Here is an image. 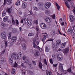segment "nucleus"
Listing matches in <instances>:
<instances>
[{"label":"nucleus","mask_w":75,"mask_h":75,"mask_svg":"<svg viewBox=\"0 0 75 75\" xmlns=\"http://www.w3.org/2000/svg\"><path fill=\"white\" fill-rule=\"evenodd\" d=\"M15 69H14V68H13L11 71L12 74H14V73H15Z\"/></svg>","instance_id":"obj_41"},{"label":"nucleus","mask_w":75,"mask_h":75,"mask_svg":"<svg viewBox=\"0 0 75 75\" xmlns=\"http://www.w3.org/2000/svg\"><path fill=\"white\" fill-rule=\"evenodd\" d=\"M63 65L64 64H62L61 63H59V70L61 71V72H64L65 74H68V72H69L70 74H72L73 75H75V73H73L72 71H71V68L67 70V71L64 70V69H63Z\"/></svg>","instance_id":"obj_1"},{"label":"nucleus","mask_w":75,"mask_h":75,"mask_svg":"<svg viewBox=\"0 0 75 75\" xmlns=\"http://www.w3.org/2000/svg\"><path fill=\"white\" fill-rule=\"evenodd\" d=\"M25 44H24L22 45V48L23 50H26V47L25 46Z\"/></svg>","instance_id":"obj_29"},{"label":"nucleus","mask_w":75,"mask_h":75,"mask_svg":"<svg viewBox=\"0 0 75 75\" xmlns=\"http://www.w3.org/2000/svg\"><path fill=\"white\" fill-rule=\"evenodd\" d=\"M27 6V4L26 3H24L22 4V8L23 9H25L26 8Z\"/></svg>","instance_id":"obj_12"},{"label":"nucleus","mask_w":75,"mask_h":75,"mask_svg":"<svg viewBox=\"0 0 75 75\" xmlns=\"http://www.w3.org/2000/svg\"><path fill=\"white\" fill-rule=\"evenodd\" d=\"M25 21V24H27V23H28V18H26L25 19H24Z\"/></svg>","instance_id":"obj_39"},{"label":"nucleus","mask_w":75,"mask_h":75,"mask_svg":"<svg viewBox=\"0 0 75 75\" xmlns=\"http://www.w3.org/2000/svg\"><path fill=\"white\" fill-rule=\"evenodd\" d=\"M54 40V39L52 38H50V39H48L47 40V41H46L45 43L46 42H47V41H52Z\"/></svg>","instance_id":"obj_45"},{"label":"nucleus","mask_w":75,"mask_h":75,"mask_svg":"<svg viewBox=\"0 0 75 75\" xmlns=\"http://www.w3.org/2000/svg\"><path fill=\"white\" fill-rule=\"evenodd\" d=\"M62 58V55L61 54H59L57 55V59L58 61H61V59Z\"/></svg>","instance_id":"obj_11"},{"label":"nucleus","mask_w":75,"mask_h":75,"mask_svg":"<svg viewBox=\"0 0 75 75\" xmlns=\"http://www.w3.org/2000/svg\"><path fill=\"white\" fill-rule=\"evenodd\" d=\"M46 22L49 23L51 21V19L49 18H47L45 19Z\"/></svg>","instance_id":"obj_15"},{"label":"nucleus","mask_w":75,"mask_h":75,"mask_svg":"<svg viewBox=\"0 0 75 75\" xmlns=\"http://www.w3.org/2000/svg\"><path fill=\"white\" fill-rule=\"evenodd\" d=\"M56 44L57 45H61V40H58L56 42Z\"/></svg>","instance_id":"obj_17"},{"label":"nucleus","mask_w":75,"mask_h":75,"mask_svg":"<svg viewBox=\"0 0 75 75\" xmlns=\"http://www.w3.org/2000/svg\"><path fill=\"white\" fill-rule=\"evenodd\" d=\"M38 20H37L35 21V24H38Z\"/></svg>","instance_id":"obj_60"},{"label":"nucleus","mask_w":75,"mask_h":75,"mask_svg":"<svg viewBox=\"0 0 75 75\" xmlns=\"http://www.w3.org/2000/svg\"><path fill=\"white\" fill-rule=\"evenodd\" d=\"M66 44V43L65 42L62 43L61 45V47L62 48H64L65 46V45Z\"/></svg>","instance_id":"obj_24"},{"label":"nucleus","mask_w":75,"mask_h":75,"mask_svg":"<svg viewBox=\"0 0 75 75\" xmlns=\"http://www.w3.org/2000/svg\"><path fill=\"white\" fill-rule=\"evenodd\" d=\"M32 62L33 63V65H36V63L35 62V61H32Z\"/></svg>","instance_id":"obj_49"},{"label":"nucleus","mask_w":75,"mask_h":75,"mask_svg":"<svg viewBox=\"0 0 75 75\" xmlns=\"http://www.w3.org/2000/svg\"><path fill=\"white\" fill-rule=\"evenodd\" d=\"M38 5L39 6H43L44 5V4L42 3H40L38 4Z\"/></svg>","instance_id":"obj_47"},{"label":"nucleus","mask_w":75,"mask_h":75,"mask_svg":"<svg viewBox=\"0 0 75 75\" xmlns=\"http://www.w3.org/2000/svg\"><path fill=\"white\" fill-rule=\"evenodd\" d=\"M52 31L53 32V33L54 34H55V30H52Z\"/></svg>","instance_id":"obj_56"},{"label":"nucleus","mask_w":75,"mask_h":75,"mask_svg":"<svg viewBox=\"0 0 75 75\" xmlns=\"http://www.w3.org/2000/svg\"><path fill=\"white\" fill-rule=\"evenodd\" d=\"M44 63L45 65H46L47 67H48V64H47V60H46V59H45L44 60Z\"/></svg>","instance_id":"obj_43"},{"label":"nucleus","mask_w":75,"mask_h":75,"mask_svg":"<svg viewBox=\"0 0 75 75\" xmlns=\"http://www.w3.org/2000/svg\"><path fill=\"white\" fill-rule=\"evenodd\" d=\"M32 21H31V20H28V22L27 23V25L29 27H30L32 25Z\"/></svg>","instance_id":"obj_16"},{"label":"nucleus","mask_w":75,"mask_h":75,"mask_svg":"<svg viewBox=\"0 0 75 75\" xmlns=\"http://www.w3.org/2000/svg\"><path fill=\"white\" fill-rule=\"evenodd\" d=\"M6 10H4L2 12V14L3 15V16H4L5 15H6Z\"/></svg>","instance_id":"obj_38"},{"label":"nucleus","mask_w":75,"mask_h":75,"mask_svg":"<svg viewBox=\"0 0 75 75\" xmlns=\"http://www.w3.org/2000/svg\"><path fill=\"white\" fill-rule=\"evenodd\" d=\"M49 51H50V48H48L47 47H45V51L46 52H49Z\"/></svg>","instance_id":"obj_32"},{"label":"nucleus","mask_w":75,"mask_h":75,"mask_svg":"<svg viewBox=\"0 0 75 75\" xmlns=\"http://www.w3.org/2000/svg\"><path fill=\"white\" fill-rule=\"evenodd\" d=\"M73 37L74 39H75V33H74V34H73Z\"/></svg>","instance_id":"obj_64"},{"label":"nucleus","mask_w":75,"mask_h":75,"mask_svg":"<svg viewBox=\"0 0 75 75\" xmlns=\"http://www.w3.org/2000/svg\"><path fill=\"white\" fill-rule=\"evenodd\" d=\"M25 71H25V69L22 70L21 72L23 75H25Z\"/></svg>","instance_id":"obj_35"},{"label":"nucleus","mask_w":75,"mask_h":75,"mask_svg":"<svg viewBox=\"0 0 75 75\" xmlns=\"http://www.w3.org/2000/svg\"><path fill=\"white\" fill-rule=\"evenodd\" d=\"M53 19H55V15L54 14L52 16Z\"/></svg>","instance_id":"obj_50"},{"label":"nucleus","mask_w":75,"mask_h":75,"mask_svg":"<svg viewBox=\"0 0 75 75\" xmlns=\"http://www.w3.org/2000/svg\"><path fill=\"white\" fill-rule=\"evenodd\" d=\"M28 65L30 67V68H32L33 67V65L32 64H28Z\"/></svg>","instance_id":"obj_53"},{"label":"nucleus","mask_w":75,"mask_h":75,"mask_svg":"<svg viewBox=\"0 0 75 75\" xmlns=\"http://www.w3.org/2000/svg\"><path fill=\"white\" fill-rule=\"evenodd\" d=\"M18 66V65L17 64V63H16L15 62V64L13 65V67H17Z\"/></svg>","instance_id":"obj_46"},{"label":"nucleus","mask_w":75,"mask_h":75,"mask_svg":"<svg viewBox=\"0 0 75 75\" xmlns=\"http://www.w3.org/2000/svg\"><path fill=\"white\" fill-rule=\"evenodd\" d=\"M45 13H46V14H48L50 13V11L48 10L46 11H45Z\"/></svg>","instance_id":"obj_51"},{"label":"nucleus","mask_w":75,"mask_h":75,"mask_svg":"<svg viewBox=\"0 0 75 75\" xmlns=\"http://www.w3.org/2000/svg\"><path fill=\"white\" fill-rule=\"evenodd\" d=\"M6 51V50H3L1 53L2 54H4V52H5Z\"/></svg>","instance_id":"obj_57"},{"label":"nucleus","mask_w":75,"mask_h":75,"mask_svg":"<svg viewBox=\"0 0 75 75\" xmlns=\"http://www.w3.org/2000/svg\"><path fill=\"white\" fill-rule=\"evenodd\" d=\"M12 23L13 25H17L19 24V22H18V20L16 19L15 21L14 20V18H12Z\"/></svg>","instance_id":"obj_5"},{"label":"nucleus","mask_w":75,"mask_h":75,"mask_svg":"<svg viewBox=\"0 0 75 75\" xmlns=\"http://www.w3.org/2000/svg\"><path fill=\"white\" fill-rule=\"evenodd\" d=\"M50 63L52 64H53V62H52V59H50Z\"/></svg>","instance_id":"obj_54"},{"label":"nucleus","mask_w":75,"mask_h":75,"mask_svg":"<svg viewBox=\"0 0 75 75\" xmlns=\"http://www.w3.org/2000/svg\"><path fill=\"white\" fill-rule=\"evenodd\" d=\"M28 37H33L34 36V34L32 33H30L28 35Z\"/></svg>","instance_id":"obj_30"},{"label":"nucleus","mask_w":75,"mask_h":75,"mask_svg":"<svg viewBox=\"0 0 75 75\" xmlns=\"http://www.w3.org/2000/svg\"><path fill=\"white\" fill-rule=\"evenodd\" d=\"M57 65H58V64H53V66L54 67H57Z\"/></svg>","instance_id":"obj_61"},{"label":"nucleus","mask_w":75,"mask_h":75,"mask_svg":"<svg viewBox=\"0 0 75 75\" xmlns=\"http://www.w3.org/2000/svg\"><path fill=\"white\" fill-rule=\"evenodd\" d=\"M71 22H73L74 20V16L72 15H70L69 16Z\"/></svg>","instance_id":"obj_14"},{"label":"nucleus","mask_w":75,"mask_h":75,"mask_svg":"<svg viewBox=\"0 0 75 75\" xmlns=\"http://www.w3.org/2000/svg\"><path fill=\"white\" fill-rule=\"evenodd\" d=\"M13 35H12V33L10 32L9 33L8 35V39H11V37H12Z\"/></svg>","instance_id":"obj_22"},{"label":"nucleus","mask_w":75,"mask_h":75,"mask_svg":"<svg viewBox=\"0 0 75 75\" xmlns=\"http://www.w3.org/2000/svg\"><path fill=\"white\" fill-rule=\"evenodd\" d=\"M12 0H7V2L9 4H11V3H12Z\"/></svg>","instance_id":"obj_44"},{"label":"nucleus","mask_w":75,"mask_h":75,"mask_svg":"<svg viewBox=\"0 0 75 75\" xmlns=\"http://www.w3.org/2000/svg\"><path fill=\"white\" fill-rule=\"evenodd\" d=\"M16 56V54L14 53H13L12 54L11 57L9 58L8 61L9 64H10L11 65H13V58H15Z\"/></svg>","instance_id":"obj_2"},{"label":"nucleus","mask_w":75,"mask_h":75,"mask_svg":"<svg viewBox=\"0 0 75 75\" xmlns=\"http://www.w3.org/2000/svg\"><path fill=\"white\" fill-rule=\"evenodd\" d=\"M64 1L65 2V5L68 8H70V6H69V5L68 4V2L67 1V0H64Z\"/></svg>","instance_id":"obj_18"},{"label":"nucleus","mask_w":75,"mask_h":75,"mask_svg":"<svg viewBox=\"0 0 75 75\" xmlns=\"http://www.w3.org/2000/svg\"><path fill=\"white\" fill-rule=\"evenodd\" d=\"M20 4V1H17L16 3V6H19Z\"/></svg>","instance_id":"obj_36"},{"label":"nucleus","mask_w":75,"mask_h":75,"mask_svg":"<svg viewBox=\"0 0 75 75\" xmlns=\"http://www.w3.org/2000/svg\"><path fill=\"white\" fill-rule=\"evenodd\" d=\"M48 72V73L49 75L48 74V72H47L46 74L47 75H52V72H51V70H49Z\"/></svg>","instance_id":"obj_26"},{"label":"nucleus","mask_w":75,"mask_h":75,"mask_svg":"<svg viewBox=\"0 0 75 75\" xmlns=\"http://www.w3.org/2000/svg\"><path fill=\"white\" fill-rule=\"evenodd\" d=\"M21 55H22V53H21V52H19L16 56V59L21 58Z\"/></svg>","instance_id":"obj_9"},{"label":"nucleus","mask_w":75,"mask_h":75,"mask_svg":"<svg viewBox=\"0 0 75 75\" xmlns=\"http://www.w3.org/2000/svg\"><path fill=\"white\" fill-rule=\"evenodd\" d=\"M40 27H41L42 29L44 30L47 28V25L44 23H41V24L40 25Z\"/></svg>","instance_id":"obj_4"},{"label":"nucleus","mask_w":75,"mask_h":75,"mask_svg":"<svg viewBox=\"0 0 75 75\" xmlns=\"http://www.w3.org/2000/svg\"><path fill=\"white\" fill-rule=\"evenodd\" d=\"M11 41L13 42H15L17 41V37L16 36L13 37L11 39Z\"/></svg>","instance_id":"obj_13"},{"label":"nucleus","mask_w":75,"mask_h":75,"mask_svg":"<svg viewBox=\"0 0 75 75\" xmlns=\"http://www.w3.org/2000/svg\"><path fill=\"white\" fill-rule=\"evenodd\" d=\"M69 51V48H67L63 50V52L64 54H67V53Z\"/></svg>","instance_id":"obj_10"},{"label":"nucleus","mask_w":75,"mask_h":75,"mask_svg":"<svg viewBox=\"0 0 75 75\" xmlns=\"http://www.w3.org/2000/svg\"><path fill=\"white\" fill-rule=\"evenodd\" d=\"M42 63L41 62H40L39 63L38 67L40 69H42Z\"/></svg>","instance_id":"obj_19"},{"label":"nucleus","mask_w":75,"mask_h":75,"mask_svg":"<svg viewBox=\"0 0 75 75\" xmlns=\"http://www.w3.org/2000/svg\"><path fill=\"white\" fill-rule=\"evenodd\" d=\"M36 28L37 30V31H38V30H39V28H38V26H36Z\"/></svg>","instance_id":"obj_58"},{"label":"nucleus","mask_w":75,"mask_h":75,"mask_svg":"<svg viewBox=\"0 0 75 75\" xmlns=\"http://www.w3.org/2000/svg\"><path fill=\"white\" fill-rule=\"evenodd\" d=\"M7 10L8 13H11L12 10L11 9V8H9L7 9Z\"/></svg>","instance_id":"obj_34"},{"label":"nucleus","mask_w":75,"mask_h":75,"mask_svg":"<svg viewBox=\"0 0 75 75\" xmlns=\"http://www.w3.org/2000/svg\"><path fill=\"white\" fill-rule=\"evenodd\" d=\"M12 32L13 33H16L17 32V29L16 28H13L12 29Z\"/></svg>","instance_id":"obj_27"},{"label":"nucleus","mask_w":75,"mask_h":75,"mask_svg":"<svg viewBox=\"0 0 75 75\" xmlns=\"http://www.w3.org/2000/svg\"><path fill=\"white\" fill-rule=\"evenodd\" d=\"M46 38H47V36H46V35H43V39H42V41L44 43V41L45 40Z\"/></svg>","instance_id":"obj_28"},{"label":"nucleus","mask_w":75,"mask_h":75,"mask_svg":"<svg viewBox=\"0 0 75 75\" xmlns=\"http://www.w3.org/2000/svg\"><path fill=\"white\" fill-rule=\"evenodd\" d=\"M33 47L35 48H37V46L36 44H35V43L34 42H33Z\"/></svg>","instance_id":"obj_31"},{"label":"nucleus","mask_w":75,"mask_h":75,"mask_svg":"<svg viewBox=\"0 0 75 75\" xmlns=\"http://www.w3.org/2000/svg\"><path fill=\"white\" fill-rule=\"evenodd\" d=\"M24 63H25V64H30V62H29V60L28 59H26L24 61Z\"/></svg>","instance_id":"obj_21"},{"label":"nucleus","mask_w":75,"mask_h":75,"mask_svg":"<svg viewBox=\"0 0 75 75\" xmlns=\"http://www.w3.org/2000/svg\"><path fill=\"white\" fill-rule=\"evenodd\" d=\"M59 22H60V23H62V19L60 18L59 19Z\"/></svg>","instance_id":"obj_59"},{"label":"nucleus","mask_w":75,"mask_h":75,"mask_svg":"<svg viewBox=\"0 0 75 75\" xmlns=\"http://www.w3.org/2000/svg\"><path fill=\"white\" fill-rule=\"evenodd\" d=\"M6 26V24L4 22H2L1 24V28H4Z\"/></svg>","instance_id":"obj_20"},{"label":"nucleus","mask_w":75,"mask_h":75,"mask_svg":"<svg viewBox=\"0 0 75 75\" xmlns=\"http://www.w3.org/2000/svg\"><path fill=\"white\" fill-rule=\"evenodd\" d=\"M52 49L53 50H54V48H58V46L56 45L55 44H54L52 45Z\"/></svg>","instance_id":"obj_23"},{"label":"nucleus","mask_w":75,"mask_h":75,"mask_svg":"<svg viewBox=\"0 0 75 75\" xmlns=\"http://www.w3.org/2000/svg\"><path fill=\"white\" fill-rule=\"evenodd\" d=\"M40 55V53L38 50H35L34 54V57H38Z\"/></svg>","instance_id":"obj_8"},{"label":"nucleus","mask_w":75,"mask_h":75,"mask_svg":"<svg viewBox=\"0 0 75 75\" xmlns=\"http://www.w3.org/2000/svg\"><path fill=\"white\" fill-rule=\"evenodd\" d=\"M56 6L57 7V10H59V8H60V6H59V5H58V4H57V3H56Z\"/></svg>","instance_id":"obj_37"},{"label":"nucleus","mask_w":75,"mask_h":75,"mask_svg":"<svg viewBox=\"0 0 75 75\" xmlns=\"http://www.w3.org/2000/svg\"><path fill=\"white\" fill-rule=\"evenodd\" d=\"M51 3L50 2H47L45 5V8H48L51 6Z\"/></svg>","instance_id":"obj_7"},{"label":"nucleus","mask_w":75,"mask_h":75,"mask_svg":"<svg viewBox=\"0 0 75 75\" xmlns=\"http://www.w3.org/2000/svg\"><path fill=\"white\" fill-rule=\"evenodd\" d=\"M60 24L62 26L64 25V22H61Z\"/></svg>","instance_id":"obj_55"},{"label":"nucleus","mask_w":75,"mask_h":75,"mask_svg":"<svg viewBox=\"0 0 75 75\" xmlns=\"http://www.w3.org/2000/svg\"><path fill=\"white\" fill-rule=\"evenodd\" d=\"M37 47H38V49L39 51H41V50H42V48H40L39 46H38Z\"/></svg>","instance_id":"obj_48"},{"label":"nucleus","mask_w":75,"mask_h":75,"mask_svg":"<svg viewBox=\"0 0 75 75\" xmlns=\"http://www.w3.org/2000/svg\"><path fill=\"white\" fill-rule=\"evenodd\" d=\"M5 47L6 48L7 47V42L6 41L5 42Z\"/></svg>","instance_id":"obj_52"},{"label":"nucleus","mask_w":75,"mask_h":75,"mask_svg":"<svg viewBox=\"0 0 75 75\" xmlns=\"http://www.w3.org/2000/svg\"><path fill=\"white\" fill-rule=\"evenodd\" d=\"M8 20V17H7V16H6L3 18V21H4V22H6Z\"/></svg>","instance_id":"obj_25"},{"label":"nucleus","mask_w":75,"mask_h":75,"mask_svg":"<svg viewBox=\"0 0 75 75\" xmlns=\"http://www.w3.org/2000/svg\"><path fill=\"white\" fill-rule=\"evenodd\" d=\"M29 72L30 74H33V72L32 71H29Z\"/></svg>","instance_id":"obj_62"},{"label":"nucleus","mask_w":75,"mask_h":75,"mask_svg":"<svg viewBox=\"0 0 75 75\" xmlns=\"http://www.w3.org/2000/svg\"><path fill=\"white\" fill-rule=\"evenodd\" d=\"M21 66L22 68H25L26 66L23 63L21 64Z\"/></svg>","instance_id":"obj_40"},{"label":"nucleus","mask_w":75,"mask_h":75,"mask_svg":"<svg viewBox=\"0 0 75 75\" xmlns=\"http://www.w3.org/2000/svg\"><path fill=\"white\" fill-rule=\"evenodd\" d=\"M26 57L25 56H23V60H25V59Z\"/></svg>","instance_id":"obj_63"},{"label":"nucleus","mask_w":75,"mask_h":75,"mask_svg":"<svg viewBox=\"0 0 75 75\" xmlns=\"http://www.w3.org/2000/svg\"><path fill=\"white\" fill-rule=\"evenodd\" d=\"M73 29H69L67 32L68 34H71L72 33V32L73 33H75V26H74L72 27Z\"/></svg>","instance_id":"obj_3"},{"label":"nucleus","mask_w":75,"mask_h":75,"mask_svg":"<svg viewBox=\"0 0 75 75\" xmlns=\"http://www.w3.org/2000/svg\"><path fill=\"white\" fill-rule=\"evenodd\" d=\"M1 37L2 39H5L6 37V33L5 32H1Z\"/></svg>","instance_id":"obj_6"},{"label":"nucleus","mask_w":75,"mask_h":75,"mask_svg":"<svg viewBox=\"0 0 75 75\" xmlns=\"http://www.w3.org/2000/svg\"><path fill=\"white\" fill-rule=\"evenodd\" d=\"M34 10H36V11H38V8L36 7V6H34L33 7Z\"/></svg>","instance_id":"obj_42"},{"label":"nucleus","mask_w":75,"mask_h":75,"mask_svg":"<svg viewBox=\"0 0 75 75\" xmlns=\"http://www.w3.org/2000/svg\"><path fill=\"white\" fill-rule=\"evenodd\" d=\"M1 61L2 62L4 63V62H6V59H5V58L2 57L1 58Z\"/></svg>","instance_id":"obj_33"}]
</instances>
